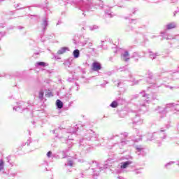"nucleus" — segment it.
<instances>
[{
    "instance_id": "nucleus-1",
    "label": "nucleus",
    "mask_w": 179,
    "mask_h": 179,
    "mask_svg": "<svg viewBox=\"0 0 179 179\" xmlns=\"http://www.w3.org/2000/svg\"><path fill=\"white\" fill-rule=\"evenodd\" d=\"M87 141H91L92 145L94 146H99V143H98L99 136L95 135L94 134H90L89 136H87V137L80 141V148L83 149V150H85V152H90V145L87 143Z\"/></svg>"
},
{
    "instance_id": "nucleus-2",
    "label": "nucleus",
    "mask_w": 179,
    "mask_h": 179,
    "mask_svg": "<svg viewBox=\"0 0 179 179\" xmlns=\"http://www.w3.org/2000/svg\"><path fill=\"white\" fill-rule=\"evenodd\" d=\"M77 8L82 12H90L94 10L93 0H79L76 1Z\"/></svg>"
},
{
    "instance_id": "nucleus-3",
    "label": "nucleus",
    "mask_w": 179,
    "mask_h": 179,
    "mask_svg": "<svg viewBox=\"0 0 179 179\" xmlns=\"http://www.w3.org/2000/svg\"><path fill=\"white\" fill-rule=\"evenodd\" d=\"M93 164L96 165V168L95 171H97V170H99L98 171H101V170H103V169H108V167H111L112 164H113V159L109 158L108 159L104 164H103V167L101 166V165L99 164L97 162H93Z\"/></svg>"
},
{
    "instance_id": "nucleus-4",
    "label": "nucleus",
    "mask_w": 179,
    "mask_h": 179,
    "mask_svg": "<svg viewBox=\"0 0 179 179\" xmlns=\"http://www.w3.org/2000/svg\"><path fill=\"white\" fill-rule=\"evenodd\" d=\"M92 66V69L94 72H97L101 69V64L97 62H93Z\"/></svg>"
},
{
    "instance_id": "nucleus-5",
    "label": "nucleus",
    "mask_w": 179,
    "mask_h": 179,
    "mask_svg": "<svg viewBox=\"0 0 179 179\" xmlns=\"http://www.w3.org/2000/svg\"><path fill=\"white\" fill-rule=\"evenodd\" d=\"M47 26H48V20L47 18H43V22L41 24L43 31H45V30H47Z\"/></svg>"
},
{
    "instance_id": "nucleus-6",
    "label": "nucleus",
    "mask_w": 179,
    "mask_h": 179,
    "mask_svg": "<svg viewBox=\"0 0 179 179\" xmlns=\"http://www.w3.org/2000/svg\"><path fill=\"white\" fill-rule=\"evenodd\" d=\"M111 7L106 6L105 8V15L106 17H113V15H111Z\"/></svg>"
},
{
    "instance_id": "nucleus-7",
    "label": "nucleus",
    "mask_w": 179,
    "mask_h": 179,
    "mask_svg": "<svg viewBox=\"0 0 179 179\" xmlns=\"http://www.w3.org/2000/svg\"><path fill=\"white\" fill-rule=\"evenodd\" d=\"M68 50V48H62L57 51V54L59 55H61L62 54H65V52H66V51Z\"/></svg>"
},
{
    "instance_id": "nucleus-8",
    "label": "nucleus",
    "mask_w": 179,
    "mask_h": 179,
    "mask_svg": "<svg viewBox=\"0 0 179 179\" xmlns=\"http://www.w3.org/2000/svg\"><path fill=\"white\" fill-rule=\"evenodd\" d=\"M56 106H57V108L61 109V108H62V107H64V103H62V101H61V100L57 99L56 101Z\"/></svg>"
},
{
    "instance_id": "nucleus-9",
    "label": "nucleus",
    "mask_w": 179,
    "mask_h": 179,
    "mask_svg": "<svg viewBox=\"0 0 179 179\" xmlns=\"http://www.w3.org/2000/svg\"><path fill=\"white\" fill-rule=\"evenodd\" d=\"M122 58L123 60H124L125 62L129 61V53L128 52V51H126L124 52V54L122 55Z\"/></svg>"
},
{
    "instance_id": "nucleus-10",
    "label": "nucleus",
    "mask_w": 179,
    "mask_h": 179,
    "mask_svg": "<svg viewBox=\"0 0 179 179\" xmlns=\"http://www.w3.org/2000/svg\"><path fill=\"white\" fill-rule=\"evenodd\" d=\"M73 55L74 58H79V55H80V52L79 51V50L76 49L73 52Z\"/></svg>"
},
{
    "instance_id": "nucleus-11",
    "label": "nucleus",
    "mask_w": 179,
    "mask_h": 179,
    "mask_svg": "<svg viewBox=\"0 0 179 179\" xmlns=\"http://www.w3.org/2000/svg\"><path fill=\"white\" fill-rule=\"evenodd\" d=\"M167 30H171V29H176L174 23H170L166 25Z\"/></svg>"
},
{
    "instance_id": "nucleus-12",
    "label": "nucleus",
    "mask_w": 179,
    "mask_h": 179,
    "mask_svg": "<svg viewBox=\"0 0 179 179\" xmlns=\"http://www.w3.org/2000/svg\"><path fill=\"white\" fill-rule=\"evenodd\" d=\"M129 164H131V162L127 161L126 162H124L122 165H121V169H127V167H128L129 166Z\"/></svg>"
},
{
    "instance_id": "nucleus-13",
    "label": "nucleus",
    "mask_w": 179,
    "mask_h": 179,
    "mask_svg": "<svg viewBox=\"0 0 179 179\" xmlns=\"http://www.w3.org/2000/svg\"><path fill=\"white\" fill-rule=\"evenodd\" d=\"M20 108H22V110H26V108H24L22 106H19L18 107L15 106L13 108V110L15 111H20H20H22V110H20Z\"/></svg>"
},
{
    "instance_id": "nucleus-14",
    "label": "nucleus",
    "mask_w": 179,
    "mask_h": 179,
    "mask_svg": "<svg viewBox=\"0 0 179 179\" xmlns=\"http://www.w3.org/2000/svg\"><path fill=\"white\" fill-rule=\"evenodd\" d=\"M89 29L91 31H94V30H97L99 29V26L97 25H91L89 27Z\"/></svg>"
},
{
    "instance_id": "nucleus-15",
    "label": "nucleus",
    "mask_w": 179,
    "mask_h": 179,
    "mask_svg": "<svg viewBox=\"0 0 179 179\" xmlns=\"http://www.w3.org/2000/svg\"><path fill=\"white\" fill-rule=\"evenodd\" d=\"M43 98H44V92L43 90H41L39 92L38 99L40 100H43Z\"/></svg>"
},
{
    "instance_id": "nucleus-16",
    "label": "nucleus",
    "mask_w": 179,
    "mask_h": 179,
    "mask_svg": "<svg viewBox=\"0 0 179 179\" xmlns=\"http://www.w3.org/2000/svg\"><path fill=\"white\" fill-rule=\"evenodd\" d=\"M36 65H38V66H45L47 64L45 62H38L36 63Z\"/></svg>"
},
{
    "instance_id": "nucleus-17",
    "label": "nucleus",
    "mask_w": 179,
    "mask_h": 179,
    "mask_svg": "<svg viewBox=\"0 0 179 179\" xmlns=\"http://www.w3.org/2000/svg\"><path fill=\"white\" fill-rule=\"evenodd\" d=\"M3 159H0V171H2L3 170Z\"/></svg>"
},
{
    "instance_id": "nucleus-18",
    "label": "nucleus",
    "mask_w": 179,
    "mask_h": 179,
    "mask_svg": "<svg viewBox=\"0 0 179 179\" xmlns=\"http://www.w3.org/2000/svg\"><path fill=\"white\" fill-rule=\"evenodd\" d=\"M46 156L48 159H51V157H52V152L51 151L48 152V153L46 154Z\"/></svg>"
},
{
    "instance_id": "nucleus-19",
    "label": "nucleus",
    "mask_w": 179,
    "mask_h": 179,
    "mask_svg": "<svg viewBox=\"0 0 179 179\" xmlns=\"http://www.w3.org/2000/svg\"><path fill=\"white\" fill-rule=\"evenodd\" d=\"M113 108H115V107H118V103H117V101H114L113 102Z\"/></svg>"
},
{
    "instance_id": "nucleus-20",
    "label": "nucleus",
    "mask_w": 179,
    "mask_h": 179,
    "mask_svg": "<svg viewBox=\"0 0 179 179\" xmlns=\"http://www.w3.org/2000/svg\"><path fill=\"white\" fill-rule=\"evenodd\" d=\"M67 165L72 167V166H73V161H69Z\"/></svg>"
},
{
    "instance_id": "nucleus-21",
    "label": "nucleus",
    "mask_w": 179,
    "mask_h": 179,
    "mask_svg": "<svg viewBox=\"0 0 179 179\" xmlns=\"http://www.w3.org/2000/svg\"><path fill=\"white\" fill-rule=\"evenodd\" d=\"M99 48H103V50H106L107 48H104L103 45L99 46Z\"/></svg>"
},
{
    "instance_id": "nucleus-22",
    "label": "nucleus",
    "mask_w": 179,
    "mask_h": 179,
    "mask_svg": "<svg viewBox=\"0 0 179 179\" xmlns=\"http://www.w3.org/2000/svg\"><path fill=\"white\" fill-rule=\"evenodd\" d=\"M3 36L2 33L0 32V40L2 38Z\"/></svg>"
},
{
    "instance_id": "nucleus-23",
    "label": "nucleus",
    "mask_w": 179,
    "mask_h": 179,
    "mask_svg": "<svg viewBox=\"0 0 179 179\" xmlns=\"http://www.w3.org/2000/svg\"><path fill=\"white\" fill-rule=\"evenodd\" d=\"M79 127H83V126H81L80 124L77 125V128H79Z\"/></svg>"
},
{
    "instance_id": "nucleus-24",
    "label": "nucleus",
    "mask_w": 179,
    "mask_h": 179,
    "mask_svg": "<svg viewBox=\"0 0 179 179\" xmlns=\"http://www.w3.org/2000/svg\"><path fill=\"white\" fill-rule=\"evenodd\" d=\"M110 107H113V103L110 104Z\"/></svg>"
},
{
    "instance_id": "nucleus-25",
    "label": "nucleus",
    "mask_w": 179,
    "mask_h": 179,
    "mask_svg": "<svg viewBox=\"0 0 179 179\" xmlns=\"http://www.w3.org/2000/svg\"><path fill=\"white\" fill-rule=\"evenodd\" d=\"M52 132H53V134H55V130H53Z\"/></svg>"
},
{
    "instance_id": "nucleus-26",
    "label": "nucleus",
    "mask_w": 179,
    "mask_h": 179,
    "mask_svg": "<svg viewBox=\"0 0 179 179\" xmlns=\"http://www.w3.org/2000/svg\"><path fill=\"white\" fill-rule=\"evenodd\" d=\"M49 96H51V92L48 94Z\"/></svg>"
},
{
    "instance_id": "nucleus-27",
    "label": "nucleus",
    "mask_w": 179,
    "mask_h": 179,
    "mask_svg": "<svg viewBox=\"0 0 179 179\" xmlns=\"http://www.w3.org/2000/svg\"><path fill=\"white\" fill-rule=\"evenodd\" d=\"M68 139H69V140H71V138H69V137H68Z\"/></svg>"
},
{
    "instance_id": "nucleus-28",
    "label": "nucleus",
    "mask_w": 179,
    "mask_h": 179,
    "mask_svg": "<svg viewBox=\"0 0 179 179\" xmlns=\"http://www.w3.org/2000/svg\"><path fill=\"white\" fill-rule=\"evenodd\" d=\"M18 29H22L21 27H18Z\"/></svg>"
},
{
    "instance_id": "nucleus-29",
    "label": "nucleus",
    "mask_w": 179,
    "mask_h": 179,
    "mask_svg": "<svg viewBox=\"0 0 179 179\" xmlns=\"http://www.w3.org/2000/svg\"><path fill=\"white\" fill-rule=\"evenodd\" d=\"M29 143H27V146H29Z\"/></svg>"
},
{
    "instance_id": "nucleus-30",
    "label": "nucleus",
    "mask_w": 179,
    "mask_h": 179,
    "mask_svg": "<svg viewBox=\"0 0 179 179\" xmlns=\"http://www.w3.org/2000/svg\"><path fill=\"white\" fill-rule=\"evenodd\" d=\"M57 24H59V23H57Z\"/></svg>"
}]
</instances>
